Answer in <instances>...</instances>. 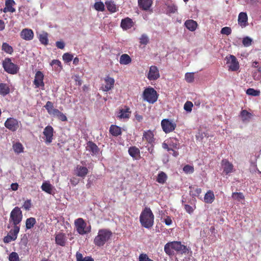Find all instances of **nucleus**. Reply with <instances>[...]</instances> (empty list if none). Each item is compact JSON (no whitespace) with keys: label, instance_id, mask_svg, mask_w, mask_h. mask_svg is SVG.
<instances>
[{"label":"nucleus","instance_id":"nucleus-62","mask_svg":"<svg viewBox=\"0 0 261 261\" xmlns=\"http://www.w3.org/2000/svg\"><path fill=\"white\" fill-rule=\"evenodd\" d=\"M70 183L72 185L75 186L79 182V180L76 177H72L70 179Z\"/></svg>","mask_w":261,"mask_h":261},{"label":"nucleus","instance_id":"nucleus-42","mask_svg":"<svg viewBox=\"0 0 261 261\" xmlns=\"http://www.w3.org/2000/svg\"><path fill=\"white\" fill-rule=\"evenodd\" d=\"M40 42L43 45H46L48 43V34L47 33H44L40 34L39 36Z\"/></svg>","mask_w":261,"mask_h":261},{"label":"nucleus","instance_id":"nucleus-35","mask_svg":"<svg viewBox=\"0 0 261 261\" xmlns=\"http://www.w3.org/2000/svg\"><path fill=\"white\" fill-rule=\"evenodd\" d=\"M214 199L215 196L214 192L211 190L207 191L204 197V201L207 203H212Z\"/></svg>","mask_w":261,"mask_h":261},{"label":"nucleus","instance_id":"nucleus-24","mask_svg":"<svg viewBox=\"0 0 261 261\" xmlns=\"http://www.w3.org/2000/svg\"><path fill=\"white\" fill-rule=\"evenodd\" d=\"M75 171L77 176L84 178L88 173V169L86 167L77 165Z\"/></svg>","mask_w":261,"mask_h":261},{"label":"nucleus","instance_id":"nucleus-14","mask_svg":"<svg viewBox=\"0 0 261 261\" xmlns=\"http://www.w3.org/2000/svg\"><path fill=\"white\" fill-rule=\"evenodd\" d=\"M86 149L92 156L97 155L99 152V148L97 145L91 141L87 142Z\"/></svg>","mask_w":261,"mask_h":261},{"label":"nucleus","instance_id":"nucleus-32","mask_svg":"<svg viewBox=\"0 0 261 261\" xmlns=\"http://www.w3.org/2000/svg\"><path fill=\"white\" fill-rule=\"evenodd\" d=\"M50 115L57 117L60 120L62 121H66L67 120V117L65 116V115H64L63 113L57 109L54 110L53 113Z\"/></svg>","mask_w":261,"mask_h":261},{"label":"nucleus","instance_id":"nucleus-43","mask_svg":"<svg viewBox=\"0 0 261 261\" xmlns=\"http://www.w3.org/2000/svg\"><path fill=\"white\" fill-rule=\"evenodd\" d=\"M76 261H94V259L90 256L83 257V255L80 253L77 252L76 254Z\"/></svg>","mask_w":261,"mask_h":261},{"label":"nucleus","instance_id":"nucleus-54","mask_svg":"<svg viewBox=\"0 0 261 261\" xmlns=\"http://www.w3.org/2000/svg\"><path fill=\"white\" fill-rule=\"evenodd\" d=\"M149 42V38L147 35L142 34L140 38V43L142 45H146Z\"/></svg>","mask_w":261,"mask_h":261},{"label":"nucleus","instance_id":"nucleus-1","mask_svg":"<svg viewBox=\"0 0 261 261\" xmlns=\"http://www.w3.org/2000/svg\"><path fill=\"white\" fill-rule=\"evenodd\" d=\"M112 233L107 229H100L98 235L95 238L94 243L95 245L100 247L103 246L112 237Z\"/></svg>","mask_w":261,"mask_h":261},{"label":"nucleus","instance_id":"nucleus-22","mask_svg":"<svg viewBox=\"0 0 261 261\" xmlns=\"http://www.w3.org/2000/svg\"><path fill=\"white\" fill-rule=\"evenodd\" d=\"M134 25L133 20L129 17H126L121 20L120 27L123 30H127L132 28Z\"/></svg>","mask_w":261,"mask_h":261},{"label":"nucleus","instance_id":"nucleus-25","mask_svg":"<svg viewBox=\"0 0 261 261\" xmlns=\"http://www.w3.org/2000/svg\"><path fill=\"white\" fill-rule=\"evenodd\" d=\"M167 7V14L170 15V14H174L177 12L178 7L176 5L172 2H167L165 3Z\"/></svg>","mask_w":261,"mask_h":261},{"label":"nucleus","instance_id":"nucleus-61","mask_svg":"<svg viewBox=\"0 0 261 261\" xmlns=\"http://www.w3.org/2000/svg\"><path fill=\"white\" fill-rule=\"evenodd\" d=\"M56 46L58 48L63 49L65 47V43L62 41H57Z\"/></svg>","mask_w":261,"mask_h":261},{"label":"nucleus","instance_id":"nucleus-17","mask_svg":"<svg viewBox=\"0 0 261 261\" xmlns=\"http://www.w3.org/2000/svg\"><path fill=\"white\" fill-rule=\"evenodd\" d=\"M20 36L22 39L30 41L33 39L34 34L32 30L25 28L21 31Z\"/></svg>","mask_w":261,"mask_h":261},{"label":"nucleus","instance_id":"nucleus-26","mask_svg":"<svg viewBox=\"0 0 261 261\" xmlns=\"http://www.w3.org/2000/svg\"><path fill=\"white\" fill-rule=\"evenodd\" d=\"M56 243L61 246H65L66 242V237L63 233H59L55 237Z\"/></svg>","mask_w":261,"mask_h":261},{"label":"nucleus","instance_id":"nucleus-46","mask_svg":"<svg viewBox=\"0 0 261 261\" xmlns=\"http://www.w3.org/2000/svg\"><path fill=\"white\" fill-rule=\"evenodd\" d=\"M44 107L46 109L49 115H51L53 113L54 110L56 109L54 108V105L53 102L50 101H48L46 103V105L44 106Z\"/></svg>","mask_w":261,"mask_h":261},{"label":"nucleus","instance_id":"nucleus-63","mask_svg":"<svg viewBox=\"0 0 261 261\" xmlns=\"http://www.w3.org/2000/svg\"><path fill=\"white\" fill-rule=\"evenodd\" d=\"M74 80L76 82V85L81 86L82 84V81L81 80L79 75H75L74 76Z\"/></svg>","mask_w":261,"mask_h":261},{"label":"nucleus","instance_id":"nucleus-10","mask_svg":"<svg viewBox=\"0 0 261 261\" xmlns=\"http://www.w3.org/2000/svg\"><path fill=\"white\" fill-rule=\"evenodd\" d=\"M44 74L40 71H37L35 75V79L33 82L35 85V88L41 87L42 89H44V83L43 82Z\"/></svg>","mask_w":261,"mask_h":261},{"label":"nucleus","instance_id":"nucleus-34","mask_svg":"<svg viewBox=\"0 0 261 261\" xmlns=\"http://www.w3.org/2000/svg\"><path fill=\"white\" fill-rule=\"evenodd\" d=\"M190 194L193 197H198L201 193V189L197 187L191 186L190 187Z\"/></svg>","mask_w":261,"mask_h":261},{"label":"nucleus","instance_id":"nucleus-23","mask_svg":"<svg viewBox=\"0 0 261 261\" xmlns=\"http://www.w3.org/2000/svg\"><path fill=\"white\" fill-rule=\"evenodd\" d=\"M238 23L243 28L248 24V16L245 12H241L238 16Z\"/></svg>","mask_w":261,"mask_h":261},{"label":"nucleus","instance_id":"nucleus-9","mask_svg":"<svg viewBox=\"0 0 261 261\" xmlns=\"http://www.w3.org/2000/svg\"><path fill=\"white\" fill-rule=\"evenodd\" d=\"M19 229L20 227H15L13 229H11L7 236L4 237V242L5 243H8L12 241H15L17 239Z\"/></svg>","mask_w":261,"mask_h":261},{"label":"nucleus","instance_id":"nucleus-56","mask_svg":"<svg viewBox=\"0 0 261 261\" xmlns=\"http://www.w3.org/2000/svg\"><path fill=\"white\" fill-rule=\"evenodd\" d=\"M193 104L191 101H187L184 105V108L188 112H191L192 110Z\"/></svg>","mask_w":261,"mask_h":261},{"label":"nucleus","instance_id":"nucleus-44","mask_svg":"<svg viewBox=\"0 0 261 261\" xmlns=\"http://www.w3.org/2000/svg\"><path fill=\"white\" fill-rule=\"evenodd\" d=\"M50 64L54 66L55 70L57 71H60L62 69L61 62L58 60H53Z\"/></svg>","mask_w":261,"mask_h":261},{"label":"nucleus","instance_id":"nucleus-64","mask_svg":"<svg viewBox=\"0 0 261 261\" xmlns=\"http://www.w3.org/2000/svg\"><path fill=\"white\" fill-rule=\"evenodd\" d=\"M162 147L164 149H167L168 151H170L171 150H172V148L169 146V144L168 143H166L164 142L162 144Z\"/></svg>","mask_w":261,"mask_h":261},{"label":"nucleus","instance_id":"nucleus-55","mask_svg":"<svg viewBox=\"0 0 261 261\" xmlns=\"http://www.w3.org/2000/svg\"><path fill=\"white\" fill-rule=\"evenodd\" d=\"M183 171L187 174H191L193 173L194 169L193 166L189 165H186L184 167Z\"/></svg>","mask_w":261,"mask_h":261},{"label":"nucleus","instance_id":"nucleus-2","mask_svg":"<svg viewBox=\"0 0 261 261\" xmlns=\"http://www.w3.org/2000/svg\"><path fill=\"white\" fill-rule=\"evenodd\" d=\"M159 94L152 87H148L144 89L143 93L144 100L149 103L153 104L157 101Z\"/></svg>","mask_w":261,"mask_h":261},{"label":"nucleus","instance_id":"nucleus-7","mask_svg":"<svg viewBox=\"0 0 261 261\" xmlns=\"http://www.w3.org/2000/svg\"><path fill=\"white\" fill-rule=\"evenodd\" d=\"M20 122L14 118H8L5 122V126L12 132L16 131L19 127Z\"/></svg>","mask_w":261,"mask_h":261},{"label":"nucleus","instance_id":"nucleus-40","mask_svg":"<svg viewBox=\"0 0 261 261\" xmlns=\"http://www.w3.org/2000/svg\"><path fill=\"white\" fill-rule=\"evenodd\" d=\"M172 247L171 242L167 243L164 246V251L168 255H174V251Z\"/></svg>","mask_w":261,"mask_h":261},{"label":"nucleus","instance_id":"nucleus-18","mask_svg":"<svg viewBox=\"0 0 261 261\" xmlns=\"http://www.w3.org/2000/svg\"><path fill=\"white\" fill-rule=\"evenodd\" d=\"M139 8L143 11H149L152 5V0H138Z\"/></svg>","mask_w":261,"mask_h":261},{"label":"nucleus","instance_id":"nucleus-59","mask_svg":"<svg viewBox=\"0 0 261 261\" xmlns=\"http://www.w3.org/2000/svg\"><path fill=\"white\" fill-rule=\"evenodd\" d=\"M252 41V40L250 38H249L248 37H246L243 38L242 43H243V44L245 46L247 47V46H249L250 45H251Z\"/></svg>","mask_w":261,"mask_h":261},{"label":"nucleus","instance_id":"nucleus-5","mask_svg":"<svg viewBox=\"0 0 261 261\" xmlns=\"http://www.w3.org/2000/svg\"><path fill=\"white\" fill-rule=\"evenodd\" d=\"M161 126L163 130L166 134H168L173 132L175 129L176 124L171 120L164 119L161 121Z\"/></svg>","mask_w":261,"mask_h":261},{"label":"nucleus","instance_id":"nucleus-15","mask_svg":"<svg viewBox=\"0 0 261 261\" xmlns=\"http://www.w3.org/2000/svg\"><path fill=\"white\" fill-rule=\"evenodd\" d=\"M54 129L52 126L48 125L44 129L43 134L45 137V142L46 143H50L53 141Z\"/></svg>","mask_w":261,"mask_h":261},{"label":"nucleus","instance_id":"nucleus-8","mask_svg":"<svg viewBox=\"0 0 261 261\" xmlns=\"http://www.w3.org/2000/svg\"><path fill=\"white\" fill-rule=\"evenodd\" d=\"M149 81H155L160 78V74L158 68L154 65L149 67V71L146 75Z\"/></svg>","mask_w":261,"mask_h":261},{"label":"nucleus","instance_id":"nucleus-49","mask_svg":"<svg viewBox=\"0 0 261 261\" xmlns=\"http://www.w3.org/2000/svg\"><path fill=\"white\" fill-rule=\"evenodd\" d=\"M94 9L98 11H105V5L102 2H96L94 5Z\"/></svg>","mask_w":261,"mask_h":261},{"label":"nucleus","instance_id":"nucleus-50","mask_svg":"<svg viewBox=\"0 0 261 261\" xmlns=\"http://www.w3.org/2000/svg\"><path fill=\"white\" fill-rule=\"evenodd\" d=\"M232 197L234 200H237L238 201H242L244 200V197L242 193L234 192L232 193Z\"/></svg>","mask_w":261,"mask_h":261},{"label":"nucleus","instance_id":"nucleus-19","mask_svg":"<svg viewBox=\"0 0 261 261\" xmlns=\"http://www.w3.org/2000/svg\"><path fill=\"white\" fill-rule=\"evenodd\" d=\"M221 164L223 168V172L226 175H227L233 171V166L227 160L223 159L222 160Z\"/></svg>","mask_w":261,"mask_h":261},{"label":"nucleus","instance_id":"nucleus-21","mask_svg":"<svg viewBox=\"0 0 261 261\" xmlns=\"http://www.w3.org/2000/svg\"><path fill=\"white\" fill-rule=\"evenodd\" d=\"M131 114L130 108L127 106H125L124 108L120 109L117 117L119 119H128Z\"/></svg>","mask_w":261,"mask_h":261},{"label":"nucleus","instance_id":"nucleus-57","mask_svg":"<svg viewBox=\"0 0 261 261\" xmlns=\"http://www.w3.org/2000/svg\"><path fill=\"white\" fill-rule=\"evenodd\" d=\"M73 58V56L69 53H65L63 55V60L66 63L71 61Z\"/></svg>","mask_w":261,"mask_h":261},{"label":"nucleus","instance_id":"nucleus-53","mask_svg":"<svg viewBox=\"0 0 261 261\" xmlns=\"http://www.w3.org/2000/svg\"><path fill=\"white\" fill-rule=\"evenodd\" d=\"M9 261H19V258L18 254L15 252L11 253L9 256Z\"/></svg>","mask_w":261,"mask_h":261},{"label":"nucleus","instance_id":"nucleus-37","mask_svg":"<svg viewBox=\"0 0 261 261\" xmlns=\"http://www.w3.org/2000/svg\"><path fill=\"white\" fill-rule=\"evenodd\" d=\"M132 59L130 57L126 54H123L120 56L119 63L123 65H127L130 63Z\"/></svg>","mask_w":261,"mask_h":261},{"label":"nucleus","instance_id":"nucleus-12","mask_svg":"<svg viewBox=\"0 0 261 261\" xmlns=\"http://www.w3.org/2000/svg\"><path fill=\"white\" fill-rule=\"evenodd\" d=\"M103 80L105 84L101 88L102 91L108 92L114 88L115 80L113 77H110L109 75H107Z\"/></svg>","mask_w":261,"mask_h":261},{"label":"nucleus","instance_id":"nucleus-47","mask_svg":"<svg viewBox=\"0 0 261 261\" xmlns=\"http://www.w3.org/2000/svg\"><path fill=\"white\" fill-rule=\"evenodd\" d=\"M260 92L259 90H255L253 88H249L246 91V94L248 95L254 96H257L260 95Z\"/></svg>","mask_w":261,"mask_h":261},{"label":"nucleus","instance_id":"nucleus-20","mask_svg":"<svg viewBox=\"0 0 261 261\" xmlns=\"http://www.w3.org/2000/svg\"><path fill=\"white\" fill-rule=\"evenodd\" d=\"M173 250L177 252H181V253H186L188 249L187 246L181 244L179 241H173L171 242Z\"/></svg>","mask_w":261,"mask_h":261},{"label":"nucleus","instance_id":"nucleus-36","mask_svg":"<svg viewBox=\"0 0 261 261\" xmlns=\"http://www.w3.org/2000/svg\"><path fill=\"white\" fill-rule=\"evenodd\" d=\"M240 116L243 121H249L252 116V115L247 110H243L241 112Z\"/></svg>","mask_w":261,"mask_h":261},{"label":"nucleus","instance_id":"nucleus-51","mask_svg":"<svg viewBox=\"0 0 261 261\" xmlns=\"http://www.w3.org/2000/svg\"><path fill=\"white\" fill-rule=\"evenodd\" d=\"M14 4L15 2L14 0H6L5 5L7 8L11 10V12L13 13L15 11V9L12 7Z\"/></svg>","mask_w":261,"mask_h":261},{"label":"nucleus","instance_id":"nucleus-38","mask_svg":"<svg viewBox=\"0 0 261 261\" xmlns=\"http://www.w3.org/2000/svg\"><path fill=\"white\" fill-rule=\"evenodd\" d=\"M167 179V176L166 174L163 172H160L158 175L156 181L161 184L165 183Z\"/></svg>","mask_w":261,"mask_h":261},{"label":"nucleus","instance_id":"nucleus-39","mask_svg":"<svg viewBox=\"0 0 261 261\" xmlns=\"http://www.w3.org/2000/svg\"><path fill=\"white\" fill-rule=\"evenodd\" d=\"M13 149L15 153L19 154L23 152L24 148L21 143L16 142L13 144Z\"/></svg>","mask_w":261,"mask_h":261},{"label":"nucleus","instance_id":"nucleus-6","mask_svg":"<svg viewBox=\"0 0 261 261\" xmlns=\"http://www.w3.org/2000/svg\"><path fill=\"white\" fill-rule=\"evenodd\" d=\"M76 230L80 234L83 235L88 233L90 230L86 228V223L82 218H79L75 221Z\"/></svg>","mask_w":261,"mask_h":261},{"label":"nucleus","instance_id":"nucleus-33","mask_svg":"<svg viewBox=\"0 0 261 261\" xmlns=\"http://www.w3.org/2000/svg\"><path fill=\"white\" fill-rule=\"evenodd\" d=\"M168 143L169 146L173 149H178L179 148V141L175 138H170L168 141Z\"/></svg>","mask_w":261,"mask_h":261},{"label":"nucleus","instance_id":"nucleus-52","mask_svg":"<svg viewBox=\"0 0 261 261\" xmlns=\"http://www.w3.org/2000/svg\"><path fill=\"white\" fill-rule=\"evenodd\" d=\"M32 204L31 200L28 199L24 202L22 207L25 211H30V208L32 207Z\"/></svg>","mask_w":261,"mask_h":261},{"label":"nucleus","instance_id":"nucleus-45","mask_svg":"<svg viewBox=\"0 0 261 261\" xmlns=\"http://www.w3.org/2000/svg\"><path fill=\"white\" fill-rule=\"evenodd\" d=\"M2 50L9 54H12V53L13 52V49L12 47L5 42L3 43L2 44Z\"/></svg>","mask_w":261,"mask_h":261},{"label":"nucleus","instance_id":"nucleus-13","mask_svg":"<svg viewBox=\"0 0 261 261\" xmlns=\"http://www.w3.org/2000/svg\"><path fill=\"white\" fill-rule=\"evenodd\" d=\"M22 218V213H11L9 223L10 224H12L14 228L15 227H19L18 225L21 221Z\"/></svg>","mask_w":261,"mask_h":261},{"label":"nucleus","instance_id":"nucleus-16","mask_svg":"<svg viewBox=\"0 0 261 261\" xmlns=\"http://www.w3.org/2000/svg\"><path fill=\"white\" fill-rule=\"evenodd\" d=\"M227 59L228 60L227 63L229 64V70L233 71L238 70L239 68V64L236 57L230 55L229 58H227Z\"/></svg>","mask_w":261,"mask_h":261},{"label":"nucleus","instance_id":"nucleus-29","mask_svg":"<svg viewBox=\"0 0 261 261\" xmlns=\"http://www.w3.org/2000/svg\"><path fill=\"white\" fill-rule=\"evenodd\" d=\"M185 25L188 30L193 32L197 29L198 24L196 21L193 19H188L185 21Z\"/></svg>","mask_w":261,"mask_h":261},{"label":"nucleus","instance_id":"nucleus-58","mask_svg":"<svg viewBox=\"0 0 261 261\" xmlns=\"http://www.w3.org/2000/svg\"><path fill=\"white\" fill-rule=\"evenodd\" d=\"M185 80L188 83H192L194 80V73H186L185 74Z\"/></svg>","mask_w":261,"mask_h":261},{"label":"nucleus","instance_id":"nucleus-31","mask_svg":"<svg viewBox=\"0 0 261 261\" xmlns=\"http://www.w3.org/2000/svg\"><path fill=\"white\" fill-rule=\"evenodd\" d=\"M10 92V89L9 85L6 83H0V95L5 96Z\"/></svg>","mask_w":261,"mask_h":261},{"label":"nucleus","instance_id":"nucleus-48","mask_svg":"<svg viewBox=\"0 0 261 261\" xmlns=\"http://www.w3.org/2000/svg\"><path fill=\"white\" fill-rule=\"evenodd\" d=\"M42 190L47 193L50 194L52 187L51 185L49 183L44 182L41 186Z\"/></svg>","mask_w":261,"mask_h":261},{"label":"nucleus","instance_id":"nucleus-4","mask_svg":"<svg viewBox=\"0 0 261 261\" xmlns=\"http://www.w3.org/2000/svg\"><path fill=\"white\" fill-rule=\"evenodd\" d=\"M3 66L7 72L11 74H16L19 69V67L12 63L9 58H7L3 61Z\"/></svg>","mask_w":261,"mask_h":261},{"label":"nucleus","instance_id":"nucleus-27","mask_svg":"<svg viewBox=\"0 0 261 261\" xmlns=\"http://www.w3.org/2000/svg\"><path fill=\"white\" fill-rule=\"evenodd\" d=\"M129 154L136 160L141 158L140 149L136 146L130 147L128 150Z\"/></svg>","mask_w":261,"mask_h":261},{"label":"nucleus","instance_id":"nucleus-60","mask_svg":"<svg viewBox=\"0 0 261 261\" xmlns=\"http://www.w3.org/2000/svg\"><path fill=\"white\" fill-rule=\"evenodd\" d=\"M222 34L229 35L231 33V29L230 27H225L223 28L221 30Z\"/></svg>","mask_w":261,"mask_h":261},{"label":"nucleus","instance_id":"nucleus-28","mask_svg":"<svg viewBox=\"0 0 261 261\" xmlns=\"http://www.w3.org/2000/svg\"><path fill=\"white\" fill-rule=\"evenodd\" d=\"M109 133L112 136L117 137L122 134L121 128L116 125L112 124L110 127Z\"/></svg>","mask_w":261,"mask_h":261},{"label":"nucleus","instance_id":"nucleus-30","mask_svg":"<svg viewBox=\"0 0 261 261\" xmlns=\"http://www.w3.org/2000/svg\"><path fill=\"white\" fill-rule=\"evenodd\" d=\"M105 4L108 10L111 13H115L118 10V7L116 6L114 1H107L105 2Z\"/></svg>","mask_w":261,"mask_h":261},{"label":"nucleus","instance_id":"nucleus-11","mask_svg":"<svg viewBox=\"0 0 261 261\" xmlns=\"http://www.w3.org/2000/svg\"><path fill=\"white\" fill-rule=\"evenodd\" d=\"M142 139L146 141L148 144L153 146L155 141L153 132L150 129L145 130L143 132Z\"/></svg>","mask_w":261,"mask_h":261},{"label":"nucleus","instance_id":"nucleus-3","mask_svg":"<svg viewBox=\"0 0 261 261\" xmlns=\"http://www.w3.org/2000/svg\"><path fill=\"white\" fill-rule=\"evenodd\" d=\"M153 220V213H141L140 216V221L142 226L146 228H149L152 226Z\"/></svg>","mask_w":261,"mask_h":261},{"label":"nucleus","instance_id":"nucleus-41","mask_svg":"<svg viewBox=\"0 0 261 261\" xmlns=\"http://www.w3.org/2000/svg\"><path fill=\"white\" fill-rule=\"evenodd\" d=\"M36 221L34 218L31 217L27 219L25 222V226L27 229H29L34 227L36 224Z\"/></svg>","mask_w":261,"mask_h":261}]
</instances>
